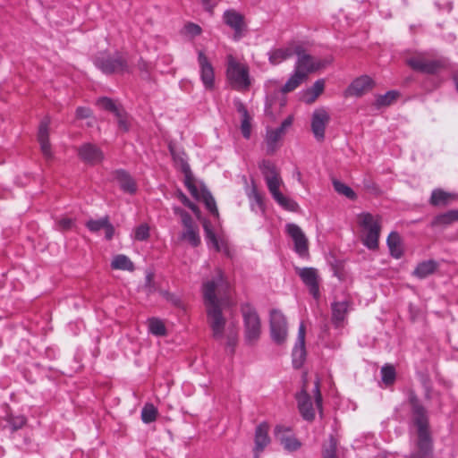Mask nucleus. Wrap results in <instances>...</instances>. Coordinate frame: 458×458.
<instances>
[{
	"mask_svg": "<svg viewBox=\"0 0 458 458\" xmlns=\"http://www.w3.org/2000/svg\"><path fill=\"white\" fill-rule=\"evenodd\" d=\"M229 283L223 272L218 269L216 276L203 284V298L207 312V321L212 332V337L217 342L226 339V347L233 353L238 342V331L233 322L226 327V318L223 307L227 301Z\"/></svg>",
	"mask_w": 458,
	"mask_h": 458,
	"instance_id": "1",
	"label": "nucleus"
},
{
	"mask_svg": "<svg viewBox=\"0 0 458 458\" xmlns=\"http://www.w3.org/2000/svg\"><path fill=\"white\" fill-rule=\"evenodd\" d=\"M409 403L411 406L413 423L417 428V450L411 458H432L433 439L429 432L428 418L426 409L420 404L413 392L409 394Z\"/></svg>",
	"mask_w": 458,
	"mask_h": 458,
	"instance_id": "2",
	"label": "nucleus"
},
{
	"mask_svg": "<svg viewBox=\"0 0 458 458\" xmlns=\"http://www.w3.org/2000/svg\"><path fill=\"white\" fill-rule=\"evenodd\" d=\"M94 64L105 74H123L132 72L128 54L118 51L114 54L98 53L94 58Z\"/></svg>",
	"mask_w": 458,
	"mask_h": 458,
	"instance_id": "3",
	"label": "nucleus"
},
{
	"mask_svg": "<svg viewBox=\"0 0 458 458\" xmlns=\"http://www.w3.org/2000/svg\"><path fill=\"white\" fill-rule=\"evenodd\" d=\"M358 223L363 229V244L370 250L377 249L381 230L380 217L361 213L358 216Z\"/></svg>",
	"mask_w": 458,
	"mask_h": 458,
	"instance_id": "4",
	"label": "nucleus"
},
{
	"mask_svg": "<svg viewBox=\"0 0 458 458\" xmlns=\"http://www.w3.org/2000/svg\"><path fill=\"white\" fill-rule=\"evenodd\" d=\"M244 321V337L249 344H255L261 334V322L257 311L250 305L242 308Z\"/></svg>",
	"mask_w": 458,
	"mask_h": 458,
	"instance_id": "5",
	"label": "nucleus"
},
{
	"mask_svg": "<svg viewBox=\"0 0 458 458\" xmlns=\"http://www.w3.org/2000/svg\"><path fill=\"white\" fill-rule=\"evenodd\" d=\"M294 54L298 56L295 71L307 78L309 73L316 72L326 67L328 64L326 60H316L313 56L307 54L300 45L294 46Z\"/></svg>",
	"mask_w": 458,
	"mask_h": 458,
	"instance_id": "6",
	"label": "nucleus"
},
{
	"mask_svg": "<svg viewBox=\"0 0 458 458\" xmlns=\"http://www.w3.org/2000/svg\"><path fill=\"white\" fill-rule=\"evenodd\" d=\"M174 212L181 217L184 228L180 239L188 242L193 247H197L200 243L198 225L193 221L191 215L180 207H174Z\"/></svg>",
	"mask_w": 458,
	"mask_h": 458,
	"instance_id": "7",
	"label": "nucleus"
},
{
	"mask_svg": "<svg viewBox=\"0 0 458 458\" xmlns=\"http://www.w3.org/2000/svg\"><path fill=\"white\" fill-rule=\"evenodd\" d=\"M270 333L274 342L282 344L287 337V322L284 314L277 310L270 311Z\"/></svg>",
	"mask_w": 458,
	"mask_h": 458,
	"instance_id": "8",
	"label": "nucleus"
},
{
	"mask_svg": "<svg viewBox=\"0 0 458 458\" xmlns=\"http://www.w3.org/2000/svg\"><path fill=\"white\" fill-rule=\"evenodd\" d=\"M259 168L271 195L273 198L278 197L280 193L279 187L283 182L276 166L268 160H263L259 165Z\"/></svg>",
	"mask_w": 458,
	"mask_h": 458,
	"instance_id": "9",
	"label": "nucleus"
},
{
	"mask_svg": "<svg viewBox=\"0 0 458 458\" xmlns=\"http://www.w3.org/2000/svg\"><path fill=\"white\" fill-rule=\"evenodd\" d=\"M407 64L413 70L428 74H436L445 65L442 59L428 60L420 55L409 58Z\"/></svg>",
	"mask_w": 458,
	"mask_h": 458,
	"instance_id": "10",
	"label": "nucleus"
},
{
	"mask_svg": "<svg viewBox=\"0 0 458 458\" xmlns=\"http://www.w3.org/2000/svg\"><path fill=\"white\" fill-rule=\"evenodd\" d=\"M227 77L236 89H247L250 84L248 70L239 64L230 62L227 68Z\"/></svg>",
	"mask_w": 458,
	"mask_h": 458,
	"instance_id": "11",
	"label": "nucleus"
},
{
	"mask_svg": "<svg viewBox=\"0 0 458 458\" xmlns=\"http://www.w3.org/2000/svg\"><path fill=\"white\" fill-rule=\"evenodd\" d=\"M330 122V114L324 107L314 110L311 116V131L318 141L325 139L326 127Z\"/></svg>",
	"mask_w": 458,
	"mask_h": 458,
	"instance_id": "12",
	"label": "nucleus"
},
{
	"mask_svg": "<svg viewBox=\"0 0 458 458\" xmlns=\"http://www.w3.org/2000/svg\"><path fill=\"white\" fill-rule=\"evenodd\" d=\"M170 150L172 155L174 156V160L179 164L181 171L184 174L185 186L187 187V189L189 190L193 198L199 199L201 198V191H199L195 184V179L191 173L189 164L182 157H177L172 147H170Z\"/></svg>",
	"mask_w": 458,
	"mask_h": 458,
	"instance_id": "13",
	"label": "nucleus"
},
{
	"mask_svg": "<svg viewBox=\"0 0 458 458\" xmlns=\"http://www.w3.org/2000/svg\"><path fill=\"white\" fill-rule=\"evenodd\" d=\"M286 232L294 242V250L300 256H305L308 253V239L301 227L295 224H287Z\"/></svg>",
	"mask_w": 458,
	"mask_h": 458,
	"instance_id": "14",
	"label": "nucleus"
},
{
	"mask_svg": "<svg viewBox=\"0 0 458 458\" xmlns=\"http://www.w3.org/2000/svg\"><path fill=\"white\" fill-rule=\"evenodd\" d=\"M78 156L89 165H97L104 159L102 150L94 144L84 143L78 148Z\"/></svg>",
	"mask_w": 458,
	"mask_h": 458,
	"instance_id": "15",
	"label": "nucleus"
},
{
	"mask_svg": "<svg viewBox=\"0 0 458 458\" xmlns=\"http://www.w3.org/2000/svg\"><path fill=\"white\" fill-rule=\"evenodd\" d=\"M296 272L302 282L309 287L310 294H312L315 299H318L319 297V287L317 269L313 267H297Z\"/></svg>",
	"mask_w": 458,
	"mask_h": 458,
	"instance_id": "16",
	"label": "nucleus"
},
{
	"mask_svg": "<svg viewBox=\"0 0 458 458\" xmlns=\"http://www.w3.org/2000/svg\"><path fill=\"white\" fill-rule=\"evenodd\" d=\"M268 429L269 426L266 422L260 423L259 425L257 426L254 438V458H259L260 454L264 451L265 447L270 443Z\"/></svg>",
	"mask_w": 458,
	"mask_h": 458,
	"instance_id": "17",
	"label": "nucleus"
},
{
	"mask_svg": "<svg viewBox=\"0 0 458 458\" xmlns=\"http://www.w3.org/2000/svg\"><path fill=\"white\" fill-rule=\"evenodd\" d=\"M50 119L46 117L41 121L38 132V140L40 144L42 154L47 159L52 158L51 145L49 142Z\"/></svg>",
	"mask_w": 458,
	"mask_h": 458,
	"instance_id": "18",
	"label": "nucleus"
},
{
	"mask_svg": "<svg viewBox=\"0 0 458 458\" xmlns=\"http://www.w3.org/2000/svg\"><path fill=\"white\" fill-rule=\"evenodd\" d=\"M299 411L302 418L308 421H311L315 418L313 404L310 394L305 389H302L296 394Z\"/></svg>",
	"mask_w": 458,
	"mask_h": 458,
	"instance_id": "19",
	"label": "nucleus"
},
{
	"mask_svg": "<svg viewBox=\"0 0 458 458\" xmlns=\"http://www.w3.org/2000/svg\"><path fill=\"white\" fill-rule=\"evenodd\" d=\"M198 61L200 67L201 81L207 89H211L214 85L213 66L202 51H199Z\"/></svg>",
	"mask_w": 458,
	"mask_h": 458,
	"instance_id": "20",
	"label": "nucleus"
},
{
	"mask_svg": "<svg viewBox=\"0 0 458 458\" xmlns=\"http://www.w3.org/2000/svg\"><path fill=\"white\" fill-rule=\"evenodd\" d=\"M113 178L124 192L134 194L137 191L136 182L127 171L123 169L115 170L113 173Z\"/></svg>",
	"mask_w": 458,
	"mask_h": 458,
	"instance_id": "21",
	"label": "nucleus"
},
{
	"mask_svg": "<svg viewBox=\"0 0 458 458\" xmlns=\"http://www.w3.org/2000/svg\"><path fill=\"white\" fill-rule=\"evenodd\" d=\"M374 86L372 79L367 75H362L355 79L349 86L347 92L351 96L360 97Z\"/></svg>",
	"mask_w": 458,
	"mask_h": 458,
	"instance_id": "22",
	"label": "nucleus"
},
{
	"mask_svg": "<svg viewBox=\"0 0 458 458\" xmlns=\"http://www.w3.org/2000/svg\"><path fill=\"white\" fill-rule=\"evenodd\" d=\"M224 21L234 30V38H240L244 28L243 16L234 10H228L224 13Z\"/></svg>",
	"mask_w": 458,
	"mask_h": 458,
	"instance_id": "23",
	"label": "nucleus"
},
{
	"mask_svg": "<svg viewBox=\"0 0 458 458\" xmlns=\"http://www.w3.org/2000/svg\"><path fill=\"white\" fill-rule=\"evenodd\" d=\"M349 302L347 301H335L332 303V322L336 327L342 326L348 312Z\"/></svg>",
	"mask_w": 458,
	"mask_h": 458,
	"instance_id": "24",
	"label": "nucleus"
},
{
	"mask_svg": "<svg viewBox=\"0 0 458 458\" xmlns=\"http://www.w3.org/2000/svg\"><path fill=\"white\" fill-rule=\"evenodd\" d=\"M438 263L433 259L426 260L418 264L413 271V275L419 278H425L436 272Z\"/></svg>",
	"mask_w": 458,
	"mask_h": 458,
	"instance_id": "25",
	"label": "nucleus"
},
{
	"mask_svg": "<svg viewBox=\"0 0 458 458\" xmlns=\"http://www.w3.org/2000/svg\"><path fill=\"white\" fill-rule=\"evenodd\" d=\"M453 199H454V195L438 189L433 191L430 198V203L433 206H446Z\"/></svg>",
	"mask_w": 458,
	"mask_h": 458,
	"instance_id": "26",
	"label": "nucleus"
},
{
	"mask_svg": "<svg viewBox=\"0 0 458 458\" xmlns=\"http://www.w3.org/2000/svg\"><path fill=\"white\" fill-rule=\"evenodd\" d=\"M293 54L294 46L293 47L275 49L269 55V62L276 65L291 57Z\"/></svg>",
	"mask_w": 458,
	"mask_h": 458,
	"instance_id": "27",
	"label": "nucleus"
},
{
	"mask_svg": "<svg viewBox=\"0 0 458 458\" xmlns=\"http://www.w3.org/2000/svg\"><path fill=\"white\" fill-rule=\"evenodd\" d=\"M293 365L295 369H300L306 359L305 343L296 342L293 350Z\"/></svg>",
	"mask_w": 458,
	"mask_h": 458,
	"instance_id": "28",
	"label": "nucleus"
},
{
	"mask_svg": "<svg viewBox=\"0 0 458 458\" xmlns=\"http://www.w3.org/2000/svg\"><path fill=\"white\" fill-rule=\"evenodd\" d=\"M96 105L101 109L108 111L114 115L120 113L123 108L121 105H117L112 98L107 97H101L97 99Z\"/></svg>",
	"mask_w": 458,
	"mask_h": 458,
	"instance_id": "29",
	"label": "nucleus"
},
{
	"mask_svg": "<svg viewBox=\"0 0 458 458\" xmlns=\"http://www.w3.org/2000/svg\"><path fill=\"white\" fill-rule=\"evenodd\" d=\"M387 245L393 257L399 259L402 256L401 239L397 233L392 232L388 235Z\"/></svg>",
	"mask_w": 458,
	"mask_h": 458,
	"instance_id": "30",
	"label": "nucleus"
},
{
	"mask_svg": "<svg viewBox=\"0 0 458 458\" xmlns=\"http://www.w3.org/2000/svg\"><path fill=\"white\" fill-rule=\"evenodd\" d=\"M325 82L323 80H318L315 83L307 89L305 94V101L308 104L313 103L317 98L323 92Z\"/></svg>",
	"mask_w": 458,
	"mask_h": 458,
	"instance_id": "31",
	"label": "nucleus"
},
{
	"mask_svg": "<svg viewBox=\"0 0 458 458\" xmlns=\"http://www.w3.org/2000/svg\"><path fill=\"white\" fill-rule=\"evenodd\" d=\"M111 267L114 269L127 270V271L134 270V265L131 262V260L127 256L123 255V254L116 255L114 258Z\"/></svg>",
	"mask_w": 458,
	"mask_h": 458,
	"instance_id": "32",
	"label": "nucleus"
},
{
	"mask_svg": "<svg viewBox=\"0 0 458 458\" xmlns=\"http://www.w3.org/2000/svg\"><path fill=\"white\" fill-rule=\"evenodd\" d=\"M455 221H458V209L438 215L433 220L432 225H447Z\"/></svg>",
	"mask_w": 458,
	"mask_h": 458,
	"instance_id": "33",
	"label": "nucleus"
},
{
	"mask_svg": "<svg viewBox=\"0 0 458 458\" xmlns=\"http://www.w3.org/2000/svg\"><path fill=\"white\" fill-rule=\"evenodd\" d=\"M305 79V76L294 71V73L286 81V83L282 88L281 91L283 93H289L294 90Z\"/></svg>",
	"mask_w": 458,
	"mask_h": 458,
	"instance_id": "34",
	"label": "nucleus"
},
{
	"mask_svg": "<svg viewBox=\"0 0 458 458\" xmlns=\"http://www.w3.org/2000/svg\"><path fill=\"white\" fill-rule=\"evenodd\" d=\"M282 137L274 130L270 129L267 131L266 142H267V154H273L277 148V142Z\"/></svg>",
	"mask_w": 458,
	"mask_h": 458,
	"instance_id": "35",
	"label": "nucleus"
},
{
	"mask_svg": "<svg viewBox=\"0 0 458 458\" xmlns=\"http://www.w3.org/2000/svg\"><path fill=\"white\" fill-rule=\"evenodd\" d=\"M203 202L205 203L206 208L209 210V212L215 216H218V209L216 208V200L212 194L206 189L201 190V198Z\"/></svg>",
	"mask_w": 458,
	"mask_h": 458,
	"instance_id": "36",
	"label": "nucleus"
},
{
	"mask_svg": "<svg viewBox=\"0 0 458 458\" xmlns=\"http://www.w3.org/2000/svg\"><path fill=\"white\" fill-rule=\"evenodd\" d=\"M333 185L335 191L348 198L349 199L354 200L357 198L356 193L352 188L338 180H333Z\"/></svg>",
	"mask_w": 458,
	"mask_h": 458,
	"instance_id": "37",
	"label": "nucleus"
},
{
	"mask_svg": "<svg viewBox=\"0 0 458 458\" xmlns=\"http://www.w3.org/2000/svg\"><path fill=\"white\" fill-rule=\"evenodd\" d=\"M157 409L152 403H146L141 411V420L144 423H151L156 420Z\"/></svg>",
	"mask_w": 458,
	"mask_h": 458,
	"instance_id": "38",
	"label": "nucleus"
},
{
	"mask_svg": "<svg viewBox=\"0 0 458 458\" xmlns=\"http://www.w3.org/2000/svg\"><path fill=\"white\" fill-rule=\"evenodd\" d=\"M337 441L334 436H330L328 442L323 446V458H337L336 457Z\"/></svg>",
	"mask_w": 458,
	"mask_h": 458,
	"instance_id": "39",
	"label": "nucleus"
},
{
	"mask_svg": "<svg viewBox=\"0 0 458 458\" xmlns=\"http://www.w3.org/2000/svg\"><path fill=\"white\" fill-rule=\"evenodd\" d=\"M397 91H388L385 95H380L376 100V106L377 107L390 106L398 97Z\"/></svg>",
	"mask_w": 458,
	"mask_h": 458,
	"instance_id": "40",
	"label": "nucleus"
},
{
	"mask_svg": "<svg viewBox=\"0 0 458 458\" xmlns=\"http://www.w3.org/2000/svg\"><path fill=\"white\" fill-rule=\"evenodd\" d=\"M148 328L153 335L157 336L165 335L166 333L164 323L161 320L155 318L149 319Z\"/></svg>",
	"mask_w": 458,
	"mask_h": 458,
	"instance_id": "41",
	"label": "nucleus"
},
{
	"mask_svg": "<svg viewBox=\"0 0 458 458\" xmlns=\"http://www.w3.org/2000/svg\"><path fill=\"white\" fill-rule=\"evenodd\" d=\"M275 200L282 206L284 209L289 211H297L299 206L293 200L285 196H284L281 192L278 194V197H274Z\"/></svg>",
	"mask_w": 458,
	"mask_h": 458,
	"instance_id": "42",
	"label": "nucleus"
},
{
	"mask_svg": "<svg viewBox=\"0 0 458 458\" xmlns=\"http://www.w3.org/2000/svg\"><path fill=\"white\" fill-rule=\"evenodd\" d=\"M382 381L389 386L395 380V369L392 365H385L381 369Z\"/></svg>",
	"mask_w": 458,
	"mask_h": 458,
	"instance_id": "43",
	"label": "nucleus"
},
{
	"mask_svg": "<svg viewBox=\"0 0 458 458\" xmlns=\"http://www.w3.org/2000/svg\"><path fill=\"white\" fill-rule=\"evenodd\" d=\"M281 445L284 447V449L293 452L298 450L301 447L300 441L293 437H279Z\"/></svg>",
	"mask_w": 458,
	"mask_h": 458,
	"instance_id": "44",
	"label": "nucleus"
},
{
	"mask_svg": "<svg viewBox=\"0 0 458 458\" xmlns=\"http://www.w3.org/2000/svg\"><path fill=\"white\" fill-rule=\"evenodd\" d=\"M6 421H7L8 427L13 432V431H16L23 427V425L26 422V419L21 415H19V416L9 415L6 418Z\"/></svg>",
	"mask_w": 458,
	"mask_h": 458,
	"instance_id": "45",
	"label": "nucleus"
},
{
	"mask_svg": "<svg viewBox=\"0 0 458 458\" xmlns=\"http://www.w3.org/2000/svg\"><path fill=\"white\" fill-rule=\"evenodd\" d=\"M109 222L108 216L102 217L98 220H89L86 224V226L91 232H98L101 229H104L105 226L107 225Z\"/></svg>",
	"mask_w": 458,
	"mask_h": 458,
	"instance_id": "46",
	"label": "nucleus"
},
{
	"mask_svg": "<svg viewBox=\"0 0 458 458\" xmlns=\"http://www.w3.org/2000/svg\"><path fill=\"white\" fill-rule=\"evenodd\" d=\"M203 227H204V231H205L207 239L212 242L213 246L215 247V249L217 251H220L221 247H220L219 241L217 240L215 233L210 228L209 223L208 221H204Z\"/></svg>",
	"mask_w": 458,
	"mask_h": 458,
	"instance_id": "47",
	"label": "nucleus"
},
{
	"mask_svg": "<svg viewBox=\"0 0 458 458\" xmlns=\"http://www.w3.org/2000/svg\"><path fill=\"white\" fill-rule=\"evenodd\" d=\"M248 196L250 199H253L251 203L252 209L254 208V204H256L260 209L263 210V200L261 195L259 193L254 182H252V188L248 191Z\"/></svg>",
	"mask_w": 458,
	"mask_h": 458,
	"instance_id": "48",
	"label": "nucleus"
},
{
	"mask_svg": "<svg viewBox=\"0 0 458 458\" xmlns=\"http://www.w3.org/2000/svg\"><path fill=\"white\" fill-rule=\"evenodd\" d=\"M115 117L117 118L118 127L123 131H128L130 129V123L128 121L127 113L123 109L120 113H117Z\"/></svg>",
	"mask_w": 458,
	"mask_h": 458,
	"instance_id": "49",
	"label": "nucleus"
},
{
	"mask_svg": "<svg viewBox=\"0 0 458 458\" xmlns=\"http://www.w3.org/2000/svg\"><path fill=\"white\" fill-rule=\"evenodd\" d=\"M178 197L180 199V200L182 201V203L183 205H185L186 207H188L194 214L195 216L199 218L200 217V210L199 208V207L197 205H195L193 202H191L188 198L187 196L182 193V191H180L178 193Z\"/></svg>",
	"mask_w": 458,
	"mask_h": 458,
	"instance_id": "50",
	"label": "nucleus"
},
{
	"mask_svg": "<svg viewBox=\"0 0 458 458\" xmlns=\"http://www.w3.org/2000/svg\"><path fill=\"white\" fill-rule=\"evenodd\" d=\"M149 237V227L147 224H142L135 229V239L138 241H146Z\"/></svg>",
	"mask_w": 458,
	"mask_h": 458,
	"instance_id": "51",
	"label": "nucleus"
},
{
	"mask_svg": "<svg viewBox=\"0 0 458 458\" xmlns=\"http://www.w3.org/2000/svg\"><path fill=\"white\" fill-rule=\"evenodd\" d=\"M137 66L141 72V78L146 81L149 80L150 75H149L148 64L146 61H144L142 58H140V60L137 64Z\"/></svg>",
	"mask_w": 458,
	"mask_h": 458,
	"instance_id": "52",
	"label": "nucleus"
},
{
	"mask_svg": "<svg viewBox=\"0 0 458 458\" xmlns=\"http://www.w3.org/2000/svg\"><path fill=\"white\" fill-rule=\"evenodd\" d=\"M56 224L59 230L67 231L72 229L74 225V221L70 217H62L56 220Z\"/></svg>",
	"mask_w": 458,
	"mask_h": 458,
	"instance_id": "53",
	"label": "nucleus"
},
{
	"mask_svg": "<svg viewBox=\"0 0 458 458\" xmlns=\"http://www.w3.org/2000/svg\"><path fill=\"white\" fill-rule=\"evenodd\" d=\"M251 120L242 119L241 131L245 139H249L251 131Z\"/></svg>",
	"mask_w": 458,
	"mask_h": 458,
	"instance_id": "54",
	"label": "nucleus"
},
{
	"mask_svg": "<svg viewBox=\"0 0 458 458\" xmlns=\"http://www.w3.org/2000/svg\"><path fill=\"white\" fill-rule=\"evenodd\" d=\"M184 30L186 31L187 34H190L191 36H197V35H199L200 32H201V28L195 24V23H187L185 26H184Z\"/></svg>",
	"mask_w": 458,
	"mask_h": 458,
	"instance_id": "55",
	"label": "nucleus"
},
{
	"mask_svg": "<svg viewBox=\"0 0 458 458\" xmlns=\"http://www.w3.org/2000/svg\"><path fill=\"white\" fill-rule=\"evenodd\" d=\"M92 114L91 110L89 107L80 106L76 110V117L79 119H85L90 117Z\"/></svg>",
	"mask_w": 458,
	"mask_h": 458,
	"instance_id": "56",
	"label": "nucleus"
},
{
	"mask_svg": "<svg viewBox=\"0 0 458 458\" xmlns=\"http://www.w3.org/2000/svg\"><path fill=\"white\" fill-rule=\"evenodd\" d=\"M305 334H306V329H305V326L303 323H301L299 327V330H298V336H297V341L298 343H305Z\"/></svg>",
	"mask_w": 458,
	"mask_h": 458,
	"instance_id": "57",
	"label": "nucleus"
},
{
	"mask_svg": "<svg viewBox=\"0 0 458 458\" xmlns=\"http://www.w3.org/2000/svg\"><path fill=\"white\" fill-rule=\"evenodd\" d=\"M233 105L239 114H243L248 112L246 106L240 99H235Z\"/></svg>",
	"mask_w": 458,
	"mask_h": 458,
	"instance_id": "58",
	"label": "nucleus"
},
{
	"mask_svg": "<svg viewBox=\"0 0 458 458\" xmlns=\"http://www.w3.org/2000/svg\"><path fill=\"white\" fill-rule=\"evenodd\" d=\"M104 230H105V233H106V238L107 240H111L112 237L114 236V228L110 224V222L107 223V225L105 226Z\"/></svg>",
	"mask_w": 458,
	"mask_h": 458,
	"instance_id": "59",
	"label": "nucleus"
},
{
	"mask_svg": "<svg viewBox=\"0 0 458 458\" xmlns=\"http://www.w3.org/2000/svg\"><path fill=\"white\" fill-rule=\"evenodd\" d=\"M315 391H316L315 402H316L317 406L318 408H320L322 405V396H321V394L319 391L318 382H316Z\"/></svg>",
	"mask_w": 458,
	"mask_h": 458,
	"instance_id": "60",
	"label": "nucleus"
},
{
	"mask_svg": "<svg viewBox=\"0 0 458 458\" xmlns=\"http://www.w3.org/2000/svg\"><path fill=\"white\" fill-rule=\"evenodd\" d=\"M203 4L205 5V8L211 12L214 5L216 4L218 0H201Z\"/></svg>",
	"mask_w": 458,
	"mask_h": 458,
	"instance_id": "61",
	"label": "nucleus"
},
{
	"mask_svg": "<svg viewBox=\"0 0 458 458\" xmlns=\"http://www.w3.org/2000/svg\"><path fill=\"white\" fill-rule=\"evenodd\" d=\"M168 296V300L172 301L174 305L179 306L181 304V301L174 296V294L166 293Z\"/></svg>",
	"mask_w": 458,
	"mask_h": 458,
	"instance_id": "62",
	"label": "nucleus"
},
{
	"mask_svg": "<svg viewBox=\"0 0 458 458\" xmlns=\"http://www.w3.org/2000/svg\"><path fill=\"white\" fill-rule=\"evenodd\" d=\"M293 123V118L292 117H287L282 123L281 125L287 129Z\"/></svg>",
	"mask_w": 458,
	"mask_h": 458,
	"instance_id": "63",
	"label": "nucleus"
},
{
	"mask_svg": "<svg viewBox=\"0 0 458 458\" xmlns=\"http://www.w3.org/2000/svg\"><path fill=\"white\" fill-rule=\"evenodd\" d=\"M364 188L367 189L368 191H372V192H376L377 191V186L376 185H371L369 182L368 183L365 182Z\"/></svg>",
	"mask_w": 458,
	"mask_h": 458,
	"instance_id": "64",
	"label": "nucleus"
}]
</instances>
